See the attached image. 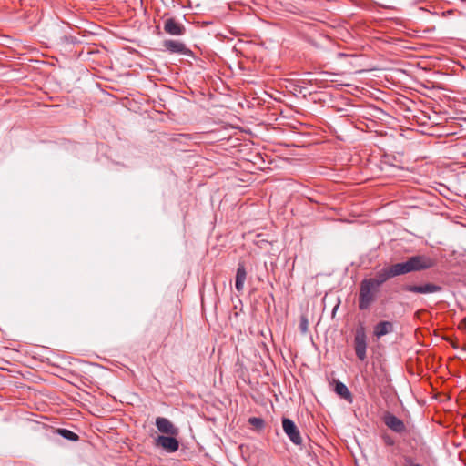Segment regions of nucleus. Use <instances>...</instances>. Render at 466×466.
I'll list each match as a JSON object with an SVG mask.
<instances>
[{"mask_svg": "<svg viewBox=\"0 0 466 466\" xmlns=\"http://www.w3.org/2000/svg\"><path fill=\"white\" fill-rule=\"evenodd\" d=\"M393 332V324L390 321H380L374 327V336L378 339Z\"/></svg>", "mask_w": 466, "mask_h": 466, "instance_id": "obj_10", "label": "nucleus"}, {"mask_svg": "<svg viewBox=\"0 0 466 466\" xmlns=\"http://www.w3.org/2000/svg\"><path fill=\"white\" fill-rule=\"evenodd\" d=\"M156 426L160 432L165 434L177 436L179 433L178 429L167 418H157Z\"/></svg>", "mask_w": 466, "mask_h": 466, "instance_id": "obj_8", "label": "nucleus"}, {"mask_svg": "<svg viewBox=\"0 0 466 466\" xmlns=\"http://www.w3.org/2000/svg\"><path fill=\"white\" fill-rule=\"evenodd\" d=\"M403 290L411 293L430 294L441 291V287L433 283H425L422 285L408 284L403 287Z\"/></svg>", "mask_w": 466, "mask_h": 466, "instance_id": "obj_5", "label": "nucleus"}, {"mask_svg": "<svg viewBox=\"0 0 466 466\" xmlns=\"http://www.w3.org/2000/svg\"><path fill=\"white\" fill-rule=\"evenodd\" d=\"M383 422L392 431L401 433L405 431L404 422L390 412H386L383 416Z\"/></svg>", "mask_w": 466, "mask_h": 466, "instance_id": "obj_7", "label": "nucleus"}, {"mask_svg": "<svg viewBox=\"0 0 466 466\" xmlns=\"http://www.w3.org/2000/svg\"><path fill=\"white\" fill-rule=\"evenodd\" d=\"M354 350L357 358L363 361L367 357V339L363 329L357 330L355 334Z\"/></svg>", "mask_w": 466, "mask_h": 466, "instance_id": "obj_4", "label": "nucleus"}, {"mask_svg": "<svg viewBox=\"0 0 466 466\" xmlns=\"http://www.w3.org/2000/svg\"><path fill=\"white\" fill-rule=\"evenodd\" d=\"M164 30L171 35H182L185 33V27L182 24L177 22L174 18H167L164 24Z\"/></svg>", "mask_w": 466, "mask_h": 466, "instance_id": "obj_9", "label": "nucleus"}, {"mask_svg": "<svg viewBox=\"0 0 466 466\" xmlns=\"http://www.w3.org/2000/svg\"><path fill=\"white\" fill-rule=\"evenodd\" d=\"M247 278V272L243 264H239L236 273L235 288L238 291H242Z\"/></svg>", "mask_w": 466, "mask_h": 466, "instance_id": "obj_12", "label": "nucleus"}, {"mask_svg": "<svg viewBox=\"0 0 466 466\" xmlns=\"http://www.w3.org/2000/svg\"><path fill=\"white\" fill-rule=\"evenodd\" d=\"M335 392L342 399L351 401V393L349 390L348 387L343 382H336Z\"/></svg>", "mask_w": 466, "mask_h": 466, "instance_id": "obj_13", "label": "nucleus"}, {"mask_svg": "<svg viewBox=\"0 0 466 466\" xmlns=\"http://www.w3.org/2000/svg\"><path fill=\"white\" fill-rule=\"evenodd\" d=\"M299 328L301 332L305 333L308 330V320L306 318H302L300 320Z\"/></svg>", "mask_w": 466, "mask_h": 466, "instance_id": "obj_16", "label": "nucleus"}, {"mask_svg": "<svg viewBox=\"0 0 466 466\" xmlns=\"http://www.w3.org/2000/svg\"><path fill=\"white\" fill-rule=\"evenodd\" d=\"M156 445L163 448L167 452H175L179 448V442L175 436L160 435L156 439Z\"/></svg>", "mask_w": 466, "mask_h": 466, "instance_id": "obj_6", "label": "nucleus"}, {"mask_svg": "<svg viewBox=\"0 0 466 466\" xmlns=\"http://www.w3.org/2000/svg\"><path fill=\"white\" fill-rule=\"evenodd\" d=\"M378 289L371 285L367 279L360 282L358 306L360 310L370 309V305L376 300Z\"/></svg>", "mask_w": 466, "mask_h": 466, "instance_id": "obj_2", "label": "nucleus"}, {"mask_svg": "<svg viewBox=\"0 0 466 466\" xmlns=\"http://www.w3.org/2000/svg\"><path fill=\"white\" fill-rule=\"evenodd\" d=\"M435 262L431 258L424 255L412 256L405 262L392 264L384 267L376 273L375 278L366 279L371 285L378 289L388 279L404 275L407 273L420 271L431 268L434 266Z\"/></svg>", "mask_w": 466, "mask_h": 466, "instance_id": "obj_1", "label": "nucleus"}, {"mask_svg": "<svg viewBox=\"0 0 466 466\" xmlns=\"http://www.w3.org/2000/svg\"><path fill=\"white\" fill-rule=\"evenodd\" d=\"M282 428L290 441L295 445L302 443V437L297 425L289 418L282 419Z\"/></svg>", "mask_w": 466, "mask_h": 466, "instance_id": "obj_3", "label": "nucleus"}, {"mask_svg": "<svg viewBox=\"0 0 466 466\" xmlns=\"http://www.w3.org/2000/svg\"><path fill=\"white\" fill-rule=\"evenodd\" d=\"M164 46L171 53L185 54L187 51L186 46L182 42L177 40H166L164 42Z\"/></svg>", "mask_w": 466, "mask_h": 466, "instance_id": "obj_11", "label": "nucleus"}, {"mask_svg": "<svg viewBox=\"0 0 466 466\" xmlns=\"http://www.w3.org/2000/svg\"><path fill=\"white\" fill-rule=\"evenodd\" d=\"M248 422L250 425H252L256 428H262L264 425V420L261 418H258V417L249 418Z\"/></svg>", "mask_w": 466, "mask_h": 466, "instance_id": "obj_15", "label": "nucleus"}, {"mask_svg": "<svg viewBox=\"0 0 466 466\" xmlns=\"http://www.w3.org/2000/svg\"><path fill=\"white\" fill-rule=\"evenodd\" d=\"M57 433L68 441H76L78 440V435L67 429H58Z\"/></svg>", "mask_w": 466, "mask_h": 466, "instance_id": "obj_14", "label": "nucleus"}, {"mask_svg": "<svg viewBox=\"0 0 466 466\" xmlns=\"http://www.w3.org/2000/svg\"><path fill=\"white\" fill-rule=\"evenodd\" d=\"M385 442L388 445H393V443H394L393 441L390 437L385 438Z\"/></svg>", "mask_w": 466, "mask_h": 466, "instance_id": "obj_17", "label": "nucleus"}]
</instances>
